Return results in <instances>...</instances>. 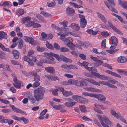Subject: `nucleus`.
<instances>
[{
  "mask_svg": "<svg viewBox=\"0 0 127 127\" xmlns=\"http://www.w3.org/2000/svg\"><path fill=\"white\" fill-rule=\"evenodd\" d=\"M45 91V88L41 86L34 90V96L36 100L38 102L43 99Z\"/></svg>",
  "mask_w": 127,
  "mask_h": 127,
  "instance_id": "1",
  "label": "nucleus"
},
{
  "mask_svg": "<svg viewBox=\"0 0 127 127\" xmlns=\"http://www.w3.org/2000/svg\"><path fill=\"white\" fill-rule=\"evenodd\" d=\"M97 116L101 124L103 127H109L108 125H111V122L105 115H103V118L101 115L97 114Z\"/></svg>",
  "mask_w": 127,
  "mask_h": 127,
  "instance_id": "2",
  "label": "nucleus"
},
{
  "mask_svg": "<svg viewBox=\"0 0 127 127\" xmlns=\"http://www.w3.org/2000/svg\"><path fill=\"white\" fill-rule=\"evenodd\" d=\"M51 56L54 57L58 61H61L63 60L65 62L71 63L72 61L71 59L66 58L64 56L62 55H61L60 57L59 55L54 53H51Z\"/></svg>",
  "mask_w": 127,
  "mask_h": 127,
  "instance_id": "3",
  "label": "nucleus"
},
{
  "mask_svg": "<svg viewBox=\"0 0 127 127\" xmlns=\"http://www.w3.org/2000/svg\"><path fill=\"white\" fill-rule=\"evenodd\" d=\"M72 98L76 101L81 103H86L88 101L87 99L78 95H73Z\"/></svg>",
  "mask_w": 127,
  "mask_h": 127,
  "instance_id": "4",
  "label": "nucleus"
},
{
  "mask_svg": "<svg viewBox=\"0 0 127 127\" xmlns=\"http://www.w3.org/2000/svg\"><path fill=\"white\" fill-rule=\"evenodd\" d=\"M91 59L95 62L93 63V65L95 67H97L102 65L103 63V62L99 60L96 57H95L92 56H91Z\"/></svg>",
  "mask_w": 127,
  "mask_h": 127,
  "instance_id": "5",
  "label": "nucleus"
},
{
  "mask_svg": "<svg viewBox=\"0 0 127 127\" xmlns=\"http://www.w3.org/2000/svg\"><path fill=\"white\" fill-rule=\"evenodd\" d=\"M79 16L80 20V26L81 28H84L87 24V22L85 19V17L83 15L80 14H79Z\"/></svg>",
  "mask_w": 127,
  "mask_h": 127,
  "instance_id": "6",
  "label": "nucleus"
},
{
  "mask_svg": "<svg viewBox=\"0 0 127 127\" xmlns=\"http://www.w3.org/2000/svg\"><path fill=\"white\" fill-rule=\"evenodd\" d=\"M24 40L27 42H29L32 45H36V42L31 37H29L27 36H25L24 37Z\"/></svg>",
  "mask_w": 127,
  "mask_h": 127,
  "instance_id": "7",
  "label": "nucleus"
},
{
  "mask_svg": "<svg viewBox=\"0 0 127 127\" xmlns=\"http://www.w3.org/2000/svg\"><path fill=\"white\" fill-rule=\"evenodd\" d=\"M81 79L82 80H83L81 82H82L83 83H85L86 82V81H88L92 84L93 85H97L99 86H100V84H99L97 82L93 80L91 78H87L86 79H83L81 78Z\"/></svg>",
  "mask_w": 127,
  "mask_h": 127,
  "instance_id": "8",
  "label": "nucleus"
},
{
  "mask_svg": "<svg viewBox=\"0 0 127 127\" xmlns=\"http://www.w3.org/2000/svg\"><path fill=\"white\" fill-rule=\"evenodd\" d=\"M108 24L109 26L115 32L120 34H123V33L118 29L114 26L110 22H108Z\"/></svg>",
  "mask_w": 127,
  "mask_h": 127,
  "instance_id": "9",
  "label": "nucleus"
},
{
  "mask_svg": "<svg viewBox=\"0 0 127 127\" xmlns=\"http://www.w3.org/2000/svg\"><path fill=\"white\" fill-rule=\"evenodd\" d=\"M83 88L85 90L87 91H91L94 92H99L100 90L98 89H95L93 88L88 87L87 84H85Z\"/></svg>",
  "mask_w": 127,
  "mask_h": 127,
  "instance_id": "10",
  "label": "nucleus"
},
{
  "mask_svg": "<svg viewBox=\"0 0 127 127\" xmlns=\"http://www.w3.org/2000/svg\"><path fill=\"white\" fill-rule=\"evenodd\" d=\"M24 61L28 62L29 60L35 62L36 60V58L34 56H25L24 57Z\"/></svg>",
  "mask_w": 127,
  "mask_h": 127,
  "instance_id": "11",
  "label": "nucleus"
},
{
  "mask_svg": "<svg viewBox=\"0 0 127 127\" xmlns=\"http://www.w3.org/2000/svg\"><path fill=\"white\" fill-rule=\"evenodd\" d=\"M95 77H96L102 80H107L108 79V77L104 75H100L99 73L96 72L95 73Z\"/></svg>",
  "mask_w": 127,
  "mask_h": 127,
  "instance_id": "12",
  "label": "nucleus"
},
{
  "mask_svg": "<svg viewBox=\"0 0 127 127\" xmlns=\"http://www.w3.org/2000/svg\"><path fill=\"white\" fill-rule=\"evenodd\" d=\"M93 96L101 101H104L106 99V98L104 96L101 94L94 95Z\"/></svg>",
  "mask_w": 127,
  "mask_h": 127,
  "instance_id": "13",
  "label": "nucleus"
},
{
  "mask_svg": "<svg viewBox=\"0 0 127 127\" xmlns=\"http://www.w3.org/2000/svg\"><path fill=\"white\" fill-rule=\"evenodd\" d=\"M119 4L127 10V2L126 1H122L121 0H118Z\"/></svg>",
  "mask_w": 127,
  "mask_h": 127,
  "instance_id": "14",
  "label": "nucleus"
},
{
  "mask_svg": "<svg viewBox=\"0 0 127 127\" xmlns=\"http://www.w3.org/2000/svg\"><path fill=\"white\" fill-rule=\"evenodd\" d=\"M105 71L107 73L111 74L112 75L117 77L119 78H121V76L119 74L115 72H113L111 71L106 70H105Z\"/></svg>",
  "mask_w": 127,
  "mask_h": 127,
  "instance_id": "15",
  "label": "nucleus"
},
{
  "mask_svg": "<svg viewBox=\"0 0 127 127\" xmlns=\"http://www.w3.org/2000/svg\"><path fill=\"white\" fill-rule=\"evenodd\" d=\"M96 72L92 71L91 73L85 72L84 73V75L90 77L92 78H95V75H94L95 73Z\"/></svg>",
  "mask_w": 127,
  "mask_h": 127,
  "instance_id": "16",
  "label": "nucleus"
},
{
  "mask_svg": "<svg viewBox=\"0 0 127 127\" xmlns=\"http://www.w3.org/2000/svg\"><path fill=\"white\" fill-rule=\"evenodd\" d=\"M83 66L87 70H92V67H89L88 66H90L91 64L88 62L84 61L83 63Z\"/></svg>",
  "mask_w": 127,
  "mask_h": 127,
  "instance_id": "17",
  "label": "nucleus"
},
{
  "mask_svg": "<svg viewBox=\"0 0 127 127\" xmlns=\"http://www.w3.org/2000/svg\"><path fill=\"white\" fill-rule=\"evenodd\" d=\"M66 12L67 15H71V14L74 13L75 10L72 8L68 7L66 9Z\"/></svg>",
  "mask_w": 127,
  "mask_h": 127,
  "instance_id": "18",
  "label": "nucleus"
},
{
  "mask_svg": "<svg viewBox=\"0 0 127 127\" xmlns=\"http://www.w3.org/2000/svg\"><path fill=\"white\" fill-rule=\"evenodd\" d=\"M7 37V33L3 31H0V40L3 39H6Z\"/></svg>",
  "mask_w": 127,
  "mask_h": 127,
  "instance_id": "19",
  "label": "nucleus"
},
{
  "mask_svg": "<svg viewBox=\"0 0 127 127\" xmlns=\"http://www.w3.org/2000/svg\"><path fill=\"white\" fill-rule=\"evenodd\" d=\"M31 17L29 16L24 17L21 19V22L23 24L28 23L31 20Z\"/></svg>",
  "mask_w": 127,
  "mask_h": 127,
  "instance_id": "20",
  "label": "nucleus"
},
{
  "mask_svg": "<svg viewBox=\"0 0 127 127\" xmlns=\"http://www.w3.org/2000/svg\"><path fill=\"white\" fill-rule=\"evenodd\" d=\"M70 27L72 29H74L76 31L79 30L80 29L79 25L74 23H72L70 25Z\"/></svg>",
  "mask_w": 127,
  "mask_h": 127,
  "instance_id": "21",
  "label": "nucleus"
},
{
  "mask_svg": "<svg viewBox=\"0 0 127 127\" xmlns=\"http://www.w3.org/2000/svg\"><path fill=\"white\" fill-rule=\"evenodd\" d=\"M12 75L13 77V81L16 84H21V82L19 80L17 79L16 76L14 74H12Z\"/></svg>",
  "mask_w": 127,
  "mask_h": 127,
  "instance_id": "22",
  "label": "nucleus"
},
{
  "mask_svg": "<svg viewBox=\"0 0 127 127\" xmlns=\"http://www.w3.org/2000/svg\"><path fill=\"white\" fill-rule=\"evenodd\" d=\"M117 60L118 62L122 63L126 62L127 61V59L125 57L121 56L118 58Z\"/></svg>",
  "mask_w": 127,
  "mask_h": 127,
  "instance_id": "23",
  "label": "nucleus"
},
{
  "mask_svg": "<svg viewBox=\"0 0 127 127\" xmlns=\"http://www.w3.org/2000/svg\"><path fill=\"white\" fill-rule=\"evenodd\" d=\"M97 14V16L98 18L100 19L104 23H106V20L104 16L99 13H98Z\"/></svg>",
  "mask_w": 127,
  "mask_h": 127,
  "instance_id": "24",
  "label": "nucleus"
},
{
  "mask_svg": "<svg viewBox=\"0 0 127 127\" xmlns=\"http://www.w3.org/2000/svg\"><path fill=\"white\" fill-rule=\"evenodd\" d=\"M9 106L12 108V110L14 112L17 113H19L22 111L21 110L16 108L14 105L10 104Z\"/></svg>",
  "mask_w": 127,
  "mask_h": 127,
  "instance_id": "25",
  "label": "nucleus"
},
{
  "mask_svg": "<svg viewBox=\"0 0 127 127\" xmlns=\"http://www.w3.org/2000/svg\"><path fill=\"white\" fill-rule=\"evenodd\" d=\"M45 70L50 73H53L55 71L54 68L52 67H45Z\"/></svg>",
  "mask_w": 127,
  "mask_h": 127,
  "instance_id": "26",
  "label": "nucleus"
},
{
  "mask_svg": "<svg viewBox=\"0 0 127 127\" xmlns=\"http://www.w3.org/2000/svg\"><path fill=\"white\" fill-rule=\"evenodd\" d=\"M76 103V102H71L69 101L67 102H65L64 103V105L68 107H72Z\"/></svg>",
  "mask_w": 127,
  "mask_h": 127,
  "instance_id": "27",
  "label": "nucleus"
},
{
  "mask_svg": "<svg viewBox=\"0 0 127 127\" xmlns=\"http://www.w3.org/2000/svg\"><path fill=\"white\" fill-rule=\"evenodd\" d=\"M47 78L52 81H56L57 80H59V78L55 75H50L47 76Z\"/></svg>",
  "mask_w": 127,
  "mask_h": 127,
  "instance_id": "28",
  "label": "nucleus"
},
{
  "mask_svg": "<svg viewBox=\"0 0 127 127\" xmlns=\"http://www.w3.org/2000/svg\"><path fill=\"white\" fill-rule=\"evenodd\" d=\"M15 59H17L19 57V53L18 51L16 50H13L12 51Z\"/></svg>",
  "mask_w": 127,
  "mask_h": 127,
  "instance_id": "29",
  "label": "nucleus"
},
{
  "mask_svg": "<svg viewBox=\"0 0 127 127\" xmlns=\"http://www.w3.org/2000/svg\"><path fill=\"white\" fill-rule=\"evenodd\" d=\"M24 13V10L22 9H19L16 11V13L18 16H21Z\"/></svg>",
  "mask_w": 127,
  "mask_h": 127,
  "instance_id": "30",
  "label": "nucleus"
},
{
  "mask_svg": "<svg viewBox=\"0 0 127 127\" xmlns=\"http://www.w3.org/2000/svg\"><path fill=\"white\" fill-rule=\"evenodd\" d=\"M117 71L119 73H120L122 75L125 76H127V71L123 70L118 69H117Z\"/></svg>",
  "mask_w": 127,
  "mask_h": 127,
  "instance_id": "31",
  "label": "nucleus"
},
{
  "mask_svg": "<svg viewBox=\"0 0 127 127\" xmlns=\"http://www.w3.org/2000/svg\"><path fill=\"white\" fill-rule=\"evenodd\" d=\"M111 39L113 44L117 45L118 41L117 38L115 37L112 36L111 37Z\"/></svg>",
  "mask_w": 127,
  "mask_h": 127,
  "instance_id": "32",
  "label": "nucleus"
},
{
  "mask_svg": "<svg viewBox=\"0 0 127 127\" xmlns=\"http://www.w3.org/2000/svg\"><path fill=\"white\" fill-rule=\"evenodd\" d=\"M67 35V34H66L64 33L61 36H60V39L63 41H64L65 42H67L68 41V39L67 38H65V37Z\"/></svg>",
  "mask_w": 127,
  "mask_h": 127,
  "instance_id": "33",
  "label": "nucleus"
},
{
  "mask_svg": "<svg viewBox=\"0 0 127 127\" xmlns=\"http://www.w3.org/2000/svg\"><path fill=\"white\" fill-rule=\"evenodd\" d=\"M63 94L64 96L66 97L68 96L71 95H73L72 93V92L67 91H65L64 92H63Z\"/></svg>",
  "mask_w": 127,
  "mask_h": 127,
  "instance_id": "34",
  "label": "nucleus"
},
{
  "mask_svg": "<svg viewBox=\"0 0 127 127\" xmlns=\"http://www.w3.org/2000/svg\"><path fill=\"white\" fill-rule=\"evenodd\" d=\"M69 4L73 7H74L76 8H79L82 7L83 8V6L81 5H78L77 4L74 3L72 2H70Z\"/></svg>",
  "mask_w": 127,
  "mask_h": 127,
  "instance_id": "35",
  "label": "nucleus"
},
{
  "mask_svg": "<svg viewBox=\"0 0 127 127\" xmlns=\"http://www.w3.org/2000/svg\"><path fill=\"white\" fill-rule=\"evenodd\" d=\"M19 44H18V48L20 49L22 48L23 45V41L21 39L19 38L18 39Z\"/></svg>",
  "mask_w": 127,
  "mask_h": 127,
  "instance_id": "36",
  "label": "nucleus"
},
{
  "mask_svg": "<svg viewBox=\"0 0 127 127\" xmlns=\"http://www.w3.org/2000/svg\"><path fill=\"white\" fill-rule=\"evenodd\" d=\"M62 28L63 31H64L66 33H67L65 34H66L68 35V34L70 33L71 34V33L69 32L70 31V30L69 28H65L64 27H62Z\"/></svg>",
  "mask_w": 127,
  "mask_h": 127,
  "instance_id": "37",
  "label": "nucleus"
},
{
  "mask_svg": "<svg viewBox=\"0 0 127 127\" xmlns=\"http://www.w3.org/2000/svg\"><path fill=\"white\" fill-rule=\"evenodd\" d=\"M40 14L43 15L44 16L46 17H51L52 16V15L51 14L48 13L47 12L45 11H41L40 13Z\"/></svg>",
  "mask_w": 127,
  "mask_h": 127,
  "instance_id": "38",
  "label": "nucleus"
},
{
  "mask_svg": "<svg viewBox=\"0 0 127 127\" xmlns=\"http://www.w3.org/2000/svg\"><path fill=\"white\" fill-rule=\"evenodd\" d=\"M45 55L49 57V58L47 59H49V61L52 63L51 61H54V59L53 57L52 56H51V53H46L45 54Z\"/></svg>",
  "mask_w": 127,
  "mask_h": 127,
  "instance_id": "39",
  "label": "nucleus"
},
{
  "mask_svg": "<svg viewBox=\"0 0 127 127\" xmlns=\"http://www.w3.org/2000/svg\"><path fill=\"white\" fill-rule=\"evenodd\" d=\"M0 48L4 51H9L10 50L8 48H5L2 44L0 43Z\"/></svg>",
  "mask_w": 127,
  "mask_h": 127,
  "instance_id": "40",
  "label": "nucleus"
},
{
  "mask_svg": "<svg viewBox=\"0 0 127 127\" xmlns=\"http://www.w3.org/2000/svg\"><path fill=\"white\" fill-rule=\"evenodd\" d=\"M64 107V106L63 105L59 104L57 105H56L54 108L56 110H60L63 109Z\"/></svg>",
  "mask_w": 127,
  "mask_h": 127,
  "instance_id": "41",
  "label": "nucleus"
},
{
  "mask_svg": "<svg viewBox=\"0 0 127 127\" xmlns=\"http://www.w3.org/2000/svg\"><path fill=\"white\" fill-rule=\"evenodd\" d=\"M75 85L77 86L82 87L84 86V84L81 81H77L76 82Z\"/></svg>",
  "mask_w": 127,
  "mask_h": 127,
  "instance_id": "42",
  "label": "nucleus"
},
{
  "mask_svg": "<svg viewBox=\"0 0 127 127\" xmlns=\"http://www.w3.org/2000/svg\"><path fill=\"white\" fill-rule=\"evenodd\" d=\"M25 95L29 99H31L32 97V93L29 92H27L25 93Z\"/></svg>",
  "mask_w": 127,
  "mask_h": 127,
  "instance_id": "43",
  "label": "nucleus"
},
{
  "mask_svg": "<svg viewBox=\"0 0 127 127\" xmlns=\"http://www.w3.org/2000/svg\"><path fill=\"white\" fill-rule=\"evenodd\" d=\"M34 15L39 20H41V21H43V20H44V19L43 17L39 14H34Z\"/></svg>",
  "mask_w": 127,
  "mask_h": 127,
  "instance_id": "44",
  "label": "nucleus"
},
{
  "mask_svg": "<svg viewBox=\"0 0 127 127\" xmlns=\"http://www.w3.org/2000/svg\"><path fill=\"white\" fill-rule=\"evenodd\" d=\"M106 40L104 39L102 41L101 44V47L103 48H106Z\"/></svg>",
  "mask_w": 127,
  "mask_h": 127,
  "instance_id": "45",
  "label": "nucleus"
},
{
  "mask_svg": "<svg viewBox=\"0 0 127 127\" xmlns=\"http://www.w3.org/2000/svg\"><path fill=\"white\" fill-rule=\"evenodd\" d=\"M4 122L5 123H7L9 125L12 124L13 122V121L12 120L9 119H5V121Z\"/></svg>",
  "mask_w": 127,
  "mask_h": 127,
  "instance_id": "46",
  "label": "nucleus"
},
{
  "mask_svg": "<svg viewBox=\"0 0 127 127\" xmlns=\"http://www.w3.org/2000/svg\"><path fill=\"white\" fill-rule=\"evenodd\" d=\"M46 47L49 49H54L52 45L51 44H49L48 41L46 42Z\"/></svg>",
  "mask_w": 127,
  "mask_h": 127,
  "instance_id": "47",
  "label": "nucleus"
},
{
  "mask_svg": "<svg viewBox=\"0 0 127 127\" xmlns=\"http://www.w3.org/2000/svg\"><path fill=\"white\" fill-rule=\"evenodd\" d=\"M108 8L110 10H111L112 11H113L116 13H118L117 11L114 7L113 6L110 5L109 6V8Z\"/></svg>",
  "mask_w": 127,
  "mask_h": 127,
  "instance_id": "48",
  "label": "nucleus"
},
{
  "mask_svg": "<svg viewBox=\"0 0 127 127\" xmlns=\"http://www.w3.org/2000/svg\"><path fill=\"white\" fill-rule=\"evenodd\" d=\"M82 95L86 96H89L91 97H93L94 95L93 94L87 92H83L82 93Z\"/></svg>",
  "mask_w": 127,
  "mask_h": 127,
  "instance_id": "49",
  "label": "nucleus"
},
{
  "mask_svg": "<svg viewBox=\"0 0 127 127\" xmlns=\"http://www.w3.org/2000/svg\"><path fill=\"white\" fill-rule=\"evenodd\" d=\"M111 114L115 117H117L118 116L117 113L113 109H111L110 110Z\"/></svg>",
  "mask_w": 127,
  "mask_h": 127,
  "instance_id": "50",
  "label": "nucleus"
},
{
  "mask_svg": "<svg viewBox=\"0 0 127 127\" xmlns=\"http://www.w3.org/2000/svg\"><path fill=\"white\" fill-rule=\"evenodd\" d=\"M60 51L62 52H65L68 51L69 49L65 47H61L60 49Z\"/></svg>",
  "mask_w": 127,
  "mask_h": 127,
  "instance_id": "51",
  "label": "nucleus"
},
{
  "mask_svg": "<svg viewBox=\"0 0 127 127\" xmlns=\"http://www.w3.org/2000/svg\"><path fill=\"white\" fill-rule=\"evenodd\" d=\"M80 111L83 112H85L87 110L85 108V107L84 106H80Z\"/></svg>",
  "mask_w": 127,
  "mask_h": 127,
  "instance_id": "52",
  "label": "nucleus"
},
{
  "mask_svg": "<svg viewBox=\"0 0 127 127\" xmlns=\"http://www.w3.org/2000/svg\"><path fill=\"white\" fill-rule=\"evenodd\" d=\"M94 110L100 114H102L103 113L101 110L99 109L98 108L96 107H95V106L94 108Z\"/></svg>",
  "mask_w": 127,
  "mask_h": 127,
  "instance_id": "53",
  "label": "nucleus"
},
{
  "mask_svg": "<svg viewBox=\"0 0 127 127\" xmlns=\"http://www.w3.org/2000/svg\"><path fill=\"white\" fill-rule=\"evenodd\" d=\"M49 59H44L42 60L41 61L42 62V63H45L47 64H52V63L49 60Z\"/></svg>",
  "mask_w": 127,
  "mask_h": 127,
  "instance_id": "54",
  "label": "nucleus"
},
{
  "mask_svg": "<svg viewBox=\"0 0 127 127\" xmlns=\"http://www.w3.org/2000/svg\"><path fill=\"white\" fill-rule=\"evenodd\" d=\"M101 34L103 36H107L109 35V33L108 32H105L103 31L101 32Z\"/></svg>",
  "mask_w": 127,
  "mask_h": 127,
  "instance_id": "55",
  "label": "nucleus"
},
{
  "mask_svg": "<svg viewBox=\"0 0 127 127\" xmlns=\"http://www.w3.org/2000/svg\"><path fill=\"white\" fill-rule=\"evenodd\" d=\"M54 47L55 49L56 50H58L60 49V46L56 43H54Z\"/></svg>",
  "mask_w": 127,
  "mask_h": 127,
  "instance_id": "56",
  "label": "nucleus"
},
{
  "mask_svg": "<svg viewBox=\"0 0 127 127\" xmlns=\"http://www.w3.org/2000/svg\"><path fill=\"white\" fill-rule=\"evenodd\" d=\"M34 80L35 81L39 82L40 80V77L37 74L34 77Z\"/></svg>",
  "mask_w": 127,
  "mask_h": 127,
  "instance_id": "57",
  "label": "nucleus"
},
{
  "mask_svg": "<svg viewBox=\"0 0 127 127\" xmlns=\"http://www.w3.org/2000/svg\"><path fill=\"white\" fill-rule=\"evenodd\" d=\"M69 69H77L78 68L75 65L73 64L69 65Z\"/></svg>",
  "mask_w": 127,
  "mask_h": 127,
  "instance_id": "58",
  "label": "nucleus"
},
{
  "mask_svg": "<svg viewBox=\"0 0 127 127\" xmlns=\"http://www.w3.org/2000/svg\"><path fill=\"white\" fill-rule=\"evenodd\" d=\"M40 85V83L38 81L35 82L33 84L32 87L34 88H36L38 86Z\"/></svg>",
  "mask_w": 127,
  "mask_h": 127,
  "instance_id": "59",
  "label": "nucleus"
},
{
  "mask_svg": "<svg viewBox=\"0 0 127 127\" xmlns=\"http://www.w3.org/2000/svg\"><path fill=\"white\" fill-rule=\"evenodd\" d=\"M5 118L2 115H0V119L1 120H0V123H5L4 121H5V119H4Z\"/></svg>",
  "mask_w": 127,
  "mask_h": 127,
  "instance_id": "60",
  "label": "nucleus"
},
{
  "mask_svg": "<svg viewBox=\"0 0 127 127\" xmlns=\"http://www.w3.org/2000/svg\"><path fill=\"white\" fill-rule=\"evenodd\" d=\"M34 22L32 21H31L29 23L25 25L27 27H29L33 26Z\"/></svg>",
  "mask_w": 127,
  "mask_h": 127,
  "instance_id": "61",
  "label": "nucleus"
},
{
  "mask_svg": "<svg viewBox=\"0 0 127 127\" xmlns=\"http://www.w3.org/2000/svg\"><path fill=\"white\" fill-rule=\"evenodd\" d=\"M36 49L37 51L40 52H42L44 50V48L43 47H40L39 46H37Z\"/></svg>",
  "mask_w": 127,
  "mask_h": 127,
  "instance_id": "62",
  "label": "nucleus"
},
{
  "mask_svg": "<svg viewBox=\"0 0 127 127\" xmlns=\"http://www.w3.org/2000/svg\"><path fill=\"white\" fill-rule=\"evenodd\" d=\"M102 66L105 67H107L108 68L111 69H112V67L109 64L106 63L103 64Z\"/></svg>",
  "mask_w": 127,
  "mask_h": 127,
  "instance_id": "63",
  "label": "nucleus"
},
{
  "mask_svg": "<svg viewBox=\"0 0 127 127\" xmlns=\"http://www.w3.org/2000/svg\"><path fill=\"white\" fill-rule=\"evenodd\" d=\"M29 73L31 75L33 76L34 77L35 76L37 75V73L36 72L34 71L30 72Z\"/></svg>",
  "mask_w": 127,
  "mask_h": 127,
  "instance_id": "64",
  "label": "nucleus"
}]
</instances>
